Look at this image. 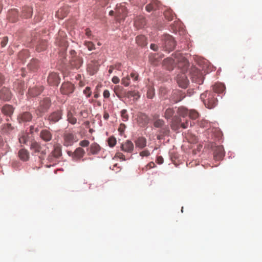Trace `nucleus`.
<instances>
[{"mask_svg":"<svg viewBox=\"0 0 262 262\" xmlns=\"http://www.w3.org/2000/svg\"><path fill=\"white\" fill-rule=\"evenodd\" d=\"M70 64L72 68L78 69L83 64L82 58L79 56H73L70 59Z\"/></svg>","mask_w":262,"mask_h":262,"instance_id":"nucleus-9","label":"nucleus"},{"mask_svg":"<svg viewBox=\"0 0 262 262\" xmlns=\"http://www.w3.org/2000/svg\"><path fill=\"white\" fill-rule=\"evenodd\" d=\"M42 91V86H34L29 89L28 94L30 96L35 97L39 95Z\"/></svg>","mask_w":262,"mask_h":262,"instance_id":"nucleus-21","label":"nucleus"},{"mask_svg":"<svg viewBox=\"0 0 262 262\" xmlns=\"http://www.w3.org/2000/svg\"><path fill=\"white\" fill-rule=\"evenodd\" d=\"M174 113L173 108L169 107L166 110L164 116L166 119H168L173 116Z\"/></svg>","mask_w":262,"mask_h":262,"instance_id":"nucleus-38","label":"nucleus"},{"mask_svg":"<svg viewBox=\"0 0 262 262\" xmlns=\"http://www.w3.org/2000/svg\"><path fill=\"white\" fill-rule=\"evenodd\" d=\"M39 67V62L36 59H32L29 63L28 64V69L33 72L36 71L38 70Z\"/></svg>","mask_w":262,"mask_h":262,"instance_id":"nucleus-27","label":"nucleus"},{"mask_svg":"<svg viewBox=\"0 0 262 262\" xmlns=\"http://www.w3.org/2000/svg\"><path fill=\"white\" fill-rule=\"evenodd\" d=\"M120 81L119 78L117 76H114L112 78V82L115 83L117 84Z\"/></svg>","mask_w":262,"mask_h":262,"instance_id":"nucleus-64","label":"nucleus"},{"mask_svg":"<svg viewBox=\"0 0 262 262\" xmlns=\"http://www.w3.org/2000/svg\"><path fill=\"white\" fill-rule=\"evenodd\" d=\"M125 127H126L125 125L123 123H121V124H120V125L119 126V127L118 128V131L120 133H122L124 132Z\"/></svg>","mask_w":262,"mask_h":262,"instance_id":"nucleus-60","label":"nucleus"},{"mask_svg":"<svg viewBox=\"0 0 262 262\" xmlns=\"http://www.w3.org/2000/svg\"><path fill=\"white\" fill-rule=\"evenodd\" d=\"M178 55L180 57H174V58H168L167 60L169 61L170 64L173 63H177L183 61L184 63V65H186L187 63V60L180 55V54H178Z\"/></svg>","mask_w":262,"mask_h":262,"instance_id":"nucleus-31","label":"nucleus"},{"mask_svg":"<svg viewBox=\"0 0 262 262\" xmlns=\"http://www.w3.org/2000/svg\"><path fill=\"white\" fill-rule=\"evenodd\" d=\"M50 106V100L49 98H45L41 100L39 105L36 110V113L38 116H42L47 111Z\"/></svg>","mask_w":262,"mask_h":262,"instance_id":"nucleus-5","label":"nucleus"},{"mask_svg":"<svg viewBox=\"0 0 262 262\" xmlns=\"http://www.w3.org/2000/svg\"><path fill=\"white\" fill-rule=\"evenodd\" d=\"M177 82L180 87L184 89L186 88L188 84V80L184 75L178 77Z\"/></svg>","mask_w":262,"mask_h":262,"instance_id":"nucleus-25","label":"nucleus"},{"mask_svg":"<svg viewBox=\"0 0 262 262\" xmlns=\"http://www.w3.org/2000/svg\"><path fill=\"white\" fill-rule=\"evenodd\" d=\"M108 144L110 147H114L116 144V139L114 137L108 138Z\"/></svg>","mask_w":262,"mask_h":262,"instance_id":"nucleus-48","label":"nucleus"},{"mask_svg":"<svg viewBox=\"0 0 262 262\" xmlns=\"http://www.w3.org/2000/svg\"><path fill=\"white\" fill-rule=\"evenodd\" d=\"M65 36L66 34L63 31H59L58 36L56 38L55 43L59 46L66 47L67 46V41Z\"/></svg>","mask_w":262,"mask_h":262,"instance_id":"nucleus-11","label":"nucleus"},{"mask_svg":"<svg viewBox=\"0 0 262 262\" xmlns=\"http://www.w3.org/2000/svg\"><path fill=\"white\" fill-rule=\"evenodd\" d=\"M156 5L154 3H150V4L146 5L145 7L146 10L149 12L156 9Z\"/></svg>","mask_w":262,"mask_h":262,"instance_id":"nucleus-45","label":"nucleus"},{"mask_svg":"<svg viewBox=\"0 0 262 262\" xmlns=\"http://www.w3.org/2000/svg\"><path fill=\"white\" fill-rule=\"evenodd\" d=\"M67 118L68 121L72 124H75L77 122V119L73 116L71 112L68 113Z\"/></svg>","mask_w":262,"mask_h":262,"instance_id":"nucleus-44","label":"nucleus"},{"mask_svg":"<svg viewBox=\"0 0 262 262\" xmlns=\"http://www.w3.org/2000/svg\"><path fill=\"white\" fill-rule=\"evenodd\" d=\"M163 50L170 52L172 51L176 47V41L172 36L169 34L165 35L162 38Z\"/></svg>","mask_w":262,"mask_h":262,"instance_id":"nucleus-3","label":"nucleus"},{"mask_svg":"<svg viewBox=\"0 0 262 262\" xmlns=\"http://www.w3.org/2000/svg\"><path fill=\"white\" fill-rule=\"evenodd\" d=\"M156 166L155 164L153 162H151L147 164V165L143 168V170L145 169L147 170L148 169H150Z\"/></svg>","mask_w":262,"mask_h":262,"instance_id":"nucleus-56","label":"nucleus"},{"mask_svg":"<svg viewBox=\"0 0 262 262\" xmlns=\"http://www.w3.org/2000/svg\"><path fill=\"white\" fill-rule=\"evenodd\" d=\"M11 98V94L8 89L4 88L0 91V99L8 101Z\"/></svg>","mask_w":262,"mask_h":262,"instance_id":"nucleus-20","label":"nucleus"},{"mask_svg":"<svg viewBox=\"0 0 262 262\" xmlns=\"http://www.w3.org/2000/svg\"><path fill=\"white\" fill-rule=\"evenodd\" d=\"M121 117L122 118V120L124 122H126L129 119V115L127 114V110L125 109L122 110L121 112Z\"/></svg>","mask_w":262,"mask_h":262,"instance_id":"nucleus-42","label":"nucleus"},{"mask_svg":"<svg viewBox=\"0 0 262 262\" xmlns=\"http://www.w3.org/2000/svg\"><path fill=\"white\" fill-rule=\"evenodd\" d=\"M177 114L178 116H175L172 119L171 127L173 130H177L180 127L183 128H187L189 125L191 126V122L188 119L182 121L181 118L180 117L185 118L188 115V110L184 106H180L177 108Z\"/></svg>","mask_w":262,"mask_h":262,"instance_id":"nucleus-1","label":"nucleus"},{"mask_svg":"<svg viewBox=\"0 0 262 262\" xmlns=\"http://www.w3.org/2000/svg\"><path fill=\"white\" fill-rule=\"evenodd\" d=\"M61 155V147L59 145H56L54 146V150L48 156V159L50 162H53L55 158H58Z\"/></svg>","mask_w":262,"mask_h":262,"instance_id":"nucleus-7","label":"nucleus"},{"mask_svg":"<svg viewBox=\"0 0 262 262\" xmlns=\"http://www.w3.org/2000/svg\"><path fill=\"white\" fill-rule=\"evenodd\" d=\"M1 111L5 115L11 117L13 114L14 108L11 105L6 104L2 107Z\"/></svg>","mask_w":262,"mask_h":262,"instance_id":"nucleus-22","label":"nucleus"},{"mask_svg":"<svg viewBox=\"0 0 262 262\" xmlns=\"http://www.w3.org/2000/svg\"><path fill=\"white\" fill-rule=\"evenodd\" d=\"M8 41V38L7 36L4 37L1 42V45L2 48L5 47L7 44Z\"/></svg>","mask_w":262,"mask_h":262,"instance_id":"nucleus-54","label":"nucleus"},{"mask_svg":"<svg viewBox=\"0 0 262 262\" xmlns=\"http://www.w3.org/2000/svg\"><path fill=\"white\" fill-rule=\"evenodd\" d=\"M32 119V115L29 112H24L19 115L18 117L19 122L29 121Z\"/></svg>","mask_w":262,"mask_h":262,"instance_id":"nucleus-28","label":"nucleus"},{"mask_svg":"<svg viewBox=\"0 0 262 262\" xmlns=\"http://www.w3.org/2000/svg\"><path fill=\"white\" fill-rule=\"evenodd\" d=\"M212 92H214V94H221L223 93L225 90V85L221 83H215L213 86Z\"/></svg>","mask_w":262,"mask_h":262,"instance_id":"nucleus-30","label":"nucleus"},{"mask_svg":"<svg viewBox=\"0 0 262 262\" xmlns=\"http://www.w3.org/2000/svg\"><path fill=\"white\" fill-rule=\"evenodd\" d=\"M28 51L27 50H23L19 53L18 58L22 61H24V57L26 56L28 57Z\"/></svg>","mask_w":262,"mask_h":262,"instance_id":"nucleus-46","label":"nucleus"},{"mask_svg":"<svg viewBox=\"0 0 262 262\" xmlns=\"http://www.w3.org/2000/svg\"><path fill=\"white\" fill-rule=\"evenodd\" d=\"M67 13L64 11V8H60L59 9L56 13V16L60 19L63 18L67 15Z\"/></svg>","mask_w":262,"mask_h":262,"instance_id":"nucleus-40","label":"nucleus"},{"mask_svg":"<svg viewBox=\"0 0 262 262\" xmlns=\"http://www.w3.org/2000/svg\"><path fill=\"white\" fill-rule=\"evenodd\" d=\"M127 11L125 6L121 4L117 5L115 14L116 19L118 21L124 20L127 15Z\"/></svg>","mask_w":262,"mask_h":262,"instance_id":"nucleus-6","label":"nucleus"},{"mask_svg":"<svg viewBox=\"0 0 262 262\" xmlns=\"http://www.w3.org/2000/svg\"><path fill=\"white\" fill-rule=\"evenodd\" d=\"M39 137L45 142H49L52 139L53 135L49 129H45L40 131Z\"/></svg>","mask_w":262,"mask_h":262,"instance_id":"nucleus-14","label":"nucleus"},{"mask_svg":"<svg viewBox=\"0 0 262 262\" xmlns=\"http://www.w3.org/2000/svg\"><path fill=\"white\" fill-rule=\"evenodd\" d=\"M188 114L189 118L193 120H195L199 116L198 112L194 110H191L189 111V112H188Z\"/></svg>","mask_w":262,"mask_h":262,"instance_id":"nucleus-43","label":"nucleus"},{"mask_svg":"<svg viewBox=\"0 0 262 262\" xmlns=\"http://www.w3.org/2000/svg\"><path fill=\"white\" fill-rule=\"evenodd\" d=\"M62 113L60 111H57L52 113L48 118L50 123H55L61 119Z\"/></svg>","mask_w":262,"mask_h":262,"instance_id":"nucleus-13","label":"nucleus"},{"mask_svg":"<svg viewBox=\"0 0 262 262\" xmlns=\"http://www.w3.org/2000/svg\"><path fill=\"white\" fill-rule=\"evenodd\" d=\"M146 139L143 137H140L135 141V144L137 147L140 149L144 148L146 146Z\"/></svg>","mask_w":262,"mask_h":262,"instance_id":"nucleus-24","label":"nucleus"},{"mask_svg":"<svg viewBox=\"0 0 262 262\" xmlns=\"http://www.w3.org/2000/svg\"><path fill=\"white\" fill-rule=\"evenodd\" d=\"M150 48L151 50H152L155 51H157L158 49V46L155 43H151L150 45Z\"/></svg>","mask_w":262,"mask_h":262,"instance_id":"nucleus-61","label":"nucleus"},{"mask_svg":"<svg viewBox=\"0 0 262 262\" xmlns=\"http://www.w3.org/2000/svg\"><path fill=\"white\" fill-rule=\"evenodd\" d=\"M84 45L88 48V50L90 51H92L95 49V45L91 41H85Z\"/></svg>","mask_w":262,"mask_h":262,"instance_id":"nucleus-50","label":"nucleus"},{"mask_svg":"<svg viewBox=\"0 0 262 262\" xmlns=\"http://www.w3.org/2000/svg\"><path fill=\"white\" fill-rule=\"evenodd\" d=\"M63 144L66 146H72L78 139L76 135L72 132H65L63 135Z\"/></svg>","mask_w":262,"mask_h":262,"instance_id":"nucleus-4","label":"nucleus"},{"mask_svg":"<svg viewBox=\"0 0 262 262\" xmlns=\"http://www.w3.org/2000/svg\"><path fill=\"white\" fill-rule=\"evenodd\" d=\"M32 13V9L31 7L25 6L22 9L21 16L24 18H28L31 17Z\"/></svg>","mask_w":262,"mask_h":262,"instance_id":"nucleus-29","label":"nucleus"},{"mask_svg":"<svg viewBox=\"0 0 262 262\" xmlns=\"http://www.w3.org/2000/svg\"><path fill=\"white\" fill-rule=\"evenodd\" d=\"M75 89L74 85L69 82H64L61 85L60 91L62 94L64 95H69L72 93Z\"/></svg>","mask_w":262,"mask_h":262,"instance_id":"nucleus-8","label":"nucleus"},{"mask_svg":"<svg viewBox=\"0 0 262 262\" xmlns=\"http://www.w3.org/2000/svg\"><path fill=\"white\" fill-rule=\"evenodd\" d=\"M121 148L124 152L131 153L134 150V145L130 140H126L121 144Z\"/></svg>","mask_w":262,"mask_h":262,"instance_id":"nucleus-17","label":"nucleus"},{"mask_svg":"<svg viewBox=\"0 0 262 262\" xmlns=\"http://www.w3.org/2000/svg\"><path fill=\"white\" fill-rule=\"evenodd\" d=\"M30 148L35 153L40 152L41 156H39V158L41 159H42V156L46 154V151L41 150L42 148L40 145L36 142H32L30 146Z\"/></svg>","mask_w":262,"mask_h":262,"instance_id":"nucleus-15","label":"nucleus"},{"mask_svg":"<svg viewBox=\"0 0 262 262\" xmlns=\"http://www.w3.org/2000/svg\"><path fill=\"white\" fill-rule=\"evenodd\" d=\"M14 88H16L19 93H23L24 84L20 81H17L14 83Z\"/></svg>","mask_w":262,"mask_h":262,"instance_id":"nucleus-39","label":"nucleus"},{"mask_svg":"<svg viewBox=\"0 0 262 262\" xmlns=\"http://www.w3.org/2000/svg\"><path fill=\"white\" fill-rule=\"evenodd\" d=\"M103 95L105 98H109L110 95V92L107 90H105L103 92Z\"/></svg>","mask_w":262,"mask_h":262,"instance_id":"nucleus-62","label":"nucleus"},{"mask_svg":"<svg viewBox=\"0 0 262 262\" xmlns=\"http://www.w3.org/2000/svg\"><path fill=\"white\" fill-rule=\"evenodd\" d=\"M129 76H127L125 77H124L121 80V83L123 84L125 86H127L129 84Z\"/></svg>","mask_w":262,"mask_h":262,"instance_id":"nucleus-49","label":"nucleus"},{"mask_svg":"<svg viewBox=\"0 0 262 262\" xmlns=\"http://www.w3.org/2000/svg\"><path fill=\"white\" fill-rule=\"evenodd\" d=\"M139 124L141 126H144L147 124L148 122V118L146 115L143 113H140L139 114L138 116V120H137Z\"/></svg>","mask_w":262,"mask_h":262,"instance_id":"nucleus-26","label":"nucleus"},{"mask_svg":"<svg viewBox=\"0 0 262 262\" xmlns=\"http://www.w3.org/2000/svg\"><path fill=\"white\" fill-rule=\"evenodd\" d=\"M126 96L127 98L133 97L135 100H137L140 97L139 92L136 91H129L127 92Z\"/></svg>","mask_w":262,"mask_h":262,"instance_id":"nucleus-36","label":"nucleus"},{"mask_svg":"<svg viewBox=\"0 0 262 262\" xmlns=\"http://www.w3.org/2000/svg\"><path fill=\"white\" fill-rule=\"evenodd\" d=\"M19 143L21 144H26L28 141L27 135L23 134L21 136L19 137Z\"/></svg>","mask_w":262,"mask_h":262,"instance_id":"nucleus-51","label":"nucleus"},{"mask_svg":"<svg viewBox=\"0 0 262 262\" xmlns=\"http://www.w3.org/2000/svg\"><path fill=\"white\" fill-rule=\"evenodd\" d=\"M225 156L224 148L222 146H216L214 151V158L215 160H222Z\"/></svg>","mask_w":262,"mask_h":262,"instance_id":"nucleus-18","label":"nucleus"},{"mask_svg":"<svg viewBox=\"0 0 262 262\" xmlns=\"http://www.w3.org/2000/svg\"><path fill=\"white\" fill-rule=\"evenodd\" d=\"M91 93V89L88 86H87L83 91V93L86 95L87 97H90Z\"/></svg>","mask_w":262,"mask_h":262,"instance_id":"nucleus-55","label":"nucleus"},{"mask_svg":"<svg viewBox=\"0 0 262 262\" xmlns=\"http://www.w3.org/2000/svg\"><path fill=\"white\" fill-rule=\"evenodd\" d=\"M154 96V93L151 90H149L147 92V97L148 98L151 99Z\"/></svg>","mask_w":262,"mask_h":262,"instance_id":"nucleus-63","label":"nucleus"},{"mask_svg":"<svg viewBox=\"0 0 262 262\" xmlns=\"http://www.w3.org/2000/svg\"><path fill=\"white\" fill-rule=\"evenodd\" d=\"M185 97L184 93L181 91H175L173 92L170 100L173 103H177Z\"/></svg>","mask_w":262,"mask_h":262,"instance_id":"nucleus-12","label":"nucleus"},{"mask_svg":"<svg viewBox=\"0 0 262 262\" xmlns=\"http://www.w3.org/2000/svg\"><path fill=\"white\" fill-rule=\"evenodd\" d=\"M60 78L57 73L52 72L49 74L48 77V82L51 85H57L60 82Z\"/></svg>","mask_w":262,"mask_h":262,"instance_id":"nucleus-10","label":"nucleus"},{"mask_svg":"<svg viewBox=\"0 0 262 262\" xmlns=\"http://www.w3.org/2000/svg\"><path fill=\"white\" fill-rule=\"evenodd\" d=\"M101 149L100 146L96 143H92L90 148V154L91 155H96L98 154Z\"/></svg>","mask_w":262,"mask_h":262,"instance_id":"nucleus-32","label":"nucleus"},{"mask_svg":"<svg viewBox=\"0 0 262 262\" xmlns=\"http://www.w3.org/2000/svg\"><path fill=\"white\" fill-rule=\"evenodd\" d=\"M18 156L21 160L26 161L29 158V153L27 150L21 149L18 151Z\"/></svg>","mask_w":262,"mask_h":262,"instance_id":"nucleus-33","label":"nucleus"},{"mask_svg":"<svg viewBox=\"0 0 262 262\" xmlns=\"http://www.w3.org/2000/svg\"><path fill=\"white\" fill-rule=\"evenodd\" d=\"M108 1L109 0H97L98 2L99 3V5L102 7L105 6L108 3Z\"/></svg>","mask_w":262,"mask_h":262,"instance_id":"nucleus-59","label":"nucleus"},{"mask_svg":"<svg viewBox=\"0 0 262 262\" xmlns=\"http://www.w3.org/2000/svg\"><path fill=\"white\" fill-rule=\"evenodd\" d=\"M200 98L208 108H213L217 105V99L214 92L206 91L201 95Z\"/></svg>","mask_w":262,"mask_h":262,"instance_id":"nucleus-2","label":"nucleus"},{"mask_svg":"<svg viewBox=\"0 0 262 262\" xmlns=\"http://www.w3.org/2000/svg\"><path fill=\"white\" fill-rule=\"evenodd\" d=\"M140 155L141 157H148L150 155V152L148 150L146 149L140 152Z\"/></svg>","mask_w":262,"mask_h":262,"instance_id":"nucleus-57","label":"nucleus"},{"mask_svg":"<svg viewBox=\"0 0 262 262\" xmlns=\"http://www.w3.org/2000/svg\"><path fill=\"white\" fill-rule=\"evenodd\" d=\"M74 154V160H80L84 156L85 152V150L80 147L77 148L73 152Z\"/></svg>","mask_w":262,"mask_h":262,"instance_id":"nucleus-23","label":"nucleus"},{"mask_svg":"<svg viewBox=\"0 0 262 262\" xmlns=\"http://www.w3.org/2000/svg\"><path fill=\"white\" fill-rule=\"evenodd\" d=\"M18 12L16 10H11L9 12L8 17L9 20L12 22H14L16 20V17L17 16Z\"/></svg>","mask_w":262,"mask_h":262,"instance_id":"nucleus-37","label":"nucleus"},{"mask_svg":"<svg viewBox=\"0 0 262 262\" xmlns=\"http://www.w3.org/2000/svg\"><path fill=\"white\" fill-rule=\"evenodd\" d=\"M130 77L134 81H136L138 80L139 75L137 72L133 71L130 73Z\"/></svg>","mask_w":262,"mask_h":262,"instance_id":"nucleus-52","label":"nucleus"},{"mask_svg":"<svg viewBox=\"0 0 262 262\" xmlns=\"http://www.w3.org/2000/svg\"><path fill=\"white\" fill-rule=\"evenodd\" d=\"M99 69V63L97 61L93 60L88 65V71L91 75L95 74Z\"/></svg>","mask_w":262,"mask_h":262,"instance_id":"nucleus-19","label":"nucleus"},{"mask_svg":"<svg viewBox=\"0 0 262 262\" xmlns=\"http://www.w3.org/2000/svg\"><path fill=\"white\" fill-rule=\"evenodd\" d=\"M115 157H117L123 161H125V156L121 152H117L116 153V155H115Z\"/></svg>","mask_w":262,"mask_h":262,"instance_id":"nucleus-58","label":"nucleus"},{"mask_svg":"<svg viewBox=\"0 0 262 262\" xmlns=\"http://www.w3.org/2000/svg\"><path fill=\"white\" fill-rule=\"evenodd\" d=\"M90 142L87 140H83L79 142V145L83 147H86L89 145Z\"/></svg>","mask_w":262,"mask_h":262,"instance_id":"nucleus-53","label":"nucleus"},{"mask_svg":"<svg viewBox=\"0 0 262 262\" xmlns=\"http://www.w3.org/2000/svg\"><path fill=\"white\" fill-rule=\"evenodd\" d=\"M136 41L137 43L141 47L145 46L147 45L146 38L143 35L138 36L136 37Z\"/></svg>","mask_w":262,"mask_h":262,"instance_id":"nucleus-35","label":"nucleus"},{"mask_svg":"<svg viewBox=\"0 0 262 262\" xmlns=\"http://www.w3.org/2000/svg\"><path fill=\"white\" fill-rule=\"evenodd\" d=\"M191 78L193 81L201 84L203 83L202 74L198 69H194L191 73Z\"/></svg>","mask_w":262,"mask_h":262,"instance_id":"nucleus-16","label":"nucleus"},{"mask_svg":"<svg viewBox=\"0 0 262 262\" xmlns=\"http://www.w3.org/2000/svg\"><path fill=\"white\" fill-rule=\"evenodd\" d=\"M165 18L169 21L172 20L174 17V13L171 10H167L164 12Z\"/></svg>","mask_w":262,"mask_h":262,"instance_id":"nucleus-41","label":"nucleus"},{"mask_svg":"<svg viewBox=\"0 0 262 262\" xmlns=\"http://www.w3.org/2000/svg\"><path fill=\"white\" fill-rule=\"evenodd\" d=\"M47 47V42L45 40H40L37 46H36V50L38 52H41L45 51Z\"/></svg>","mask_w":262,"mask_h":262,"instance_id":"nucleus-34","label":"nucleus"},{"mask_svg":"<svg viewBox=\"0 0 262 262\" xmlns=\"http://www.w3.org/2000/svg\"><path fill=\"white\" fill-rule=\"evenodd\" d=\"M164 124V121L162 119H158L154 122V125L156 127H161Z\"/></svg>","mask_w":262,"mask_h":262,"instance_id":"nucleus-47","label":"nucleus"}]
</instances>
